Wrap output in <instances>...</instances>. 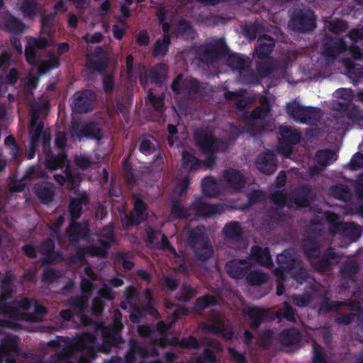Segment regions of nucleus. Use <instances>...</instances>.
Instances as JSON below:
<instances>
[{
    "label": "nucleus",
    "mask_w": 363,
    "mask_h": 363,
    "mask_svg": "<svg viewBox=\"0 0 363 363\" xmlns=\"http://www.w3.org/2000/svg\"><path fill=\"white\" fill-rule=\"evenodd\" d=\"M274 45V40L264 35L257 40V45L255 48L256 56L261 60H268L267 57L272 52Z\"/></svg>",
    "instance_id": "2eb2a0df"
},
{
    "label": "nucleus",
    "mask_w": 363,
    "mask_h": 363,
    "mask_svg": "<svg viewBox=\"0 0 363 363\" xmlns=\"http://www.w3.org/2000/svg\"><path fill=\"white\" fill-rule=\"evenodd\" d=\"M289 114L295 120L303 123H314L320 118V111L315 108H304L296 103L288 105Z\"/></svg>",
    "instance_id": "39448f33"
},
{
    "label": "nucleus",
    "mask_w": 363,
    "mask_h": 363,
    "mask_svg": "<svg viewBox=\"0 0 363 363\" xmlns=\"http://www.w3.org/2000/svg\"><path fill=\"white\" fill-rule=\"evenodd\" d=\"M59 65V58L55 55L50 56L48 60L42 61L38 65V74H43L50 69Z\"/></svg>",
    "instance_id": "a19ab883"
},
{
    "label": "nucleus",
    "mask_w": 363,
    "mask_h": 363,
    "mask_svg": "<svg viewBox=\"0 0 363 363\" xmlns=\"http://www.w3.org/2000/svg\"><path fill=\"white\" fill-rule=\"evenodd\" d=\"M315 160L317 162L322 166V168H323L331 161L335 160V154L330 150H320L316 153Z\"/></svg>",
    "instance_id": "c9c22d12"
},
{
    "label": "nucleus",
    "mask_w": 363,
    "mask_h": 363,
    "mask_svg": "<svg viewBox=\"0 0 363 363\" xmlns=\"http://www.w3.org/2000/svg\"><path fill=\"white\" fill-rule=\"evenodd\" d=\"M216 304V301L213 296H204L196 300V310H202L206 307Z\"/></svg>",
    "instance_id": "8fccbe9b"
},
{
    "label": "nucleus",
    "mask_w": 363,
    "mask_h": 363,
    "mask_svg": "<svg viewBox=\"0 0 363 363\" xmlns=\"http://www.w3.org/2000/svg\"><path fill=\"white\" fill-rule=\"evenodd\" d=\"M18 352V345L15 339H9L1 345L0 361L3 359L7 363H15L13 354Z\"/></svg>",
    "instance_id": "f3484780"
},
{
    "label": "nucleus",
    "mask_w": 363,
    "mask_h": 363,
    "mask_svg": "<svg viewBox=\"0 0 363 363\" xmlns=\"http://www.w3.org/2000/svg\"><path fill=\"white\" fill-rule=\"evenodd\" d=\"M0 27L11 33H22L25 30L23 23L7 12L0 16Z\"/></svg>",
    "instance_id": "4468645a"
},
{
    "label": "nucleus",
    "mask_w": 363,
    "mask_h": 363,
    "mask_svg": "<svg viewBox=\"0 0 363 363\" xmlns=\"http://www.w3.org/2000/svg\"><path fill=\"white\" fill-rule=\"evenodd\" d=\"M228 64L233 69H243L250 66V61L248 58L245 59L240 56L233 55L229 56Z\"/></svg>",
    "instance_id": "473e14b6"
},
{
    "label": "nucleus",
    "mask_w": 363,
    "mask_h": 363,
    "mask_svg": "<svg viewBox=\"0 0 363 363\" xmlns=\"http://www.w3.org/2000/svg\"><path fill=\"white\" fill-rule=\"evenodd\" d=\"M60 277L59 272L53 269H47L43 274V281L45 283L50 284L57 280Z\"/></svg>",
    "instance_id": "e2e57ef3"
},
{
    "label": "nucleus",
    "mask_w": 363,
    "mask_h": 363,
    "mask_svg": "<svg viewBox=\"0 0 363 363\" xmlns=\"http://www.w3.org/2000/svg\"><path fill=\"white\" fill-rule=\"evenodd\" d=\"M311 190L307 187L298 189L292 197L288 200L286 196L281 191H276L272 195V201L278 206H282L287 203L291 208L306 207L309 203Z\"/></svg>",
    "instance_id": "7ed1b4c3"
},
{
    "label": "nucleus",
    "mask_w": 363,
    "mask_h": 363,
    "mask_svg": "<svg viewBox=\"0 0 363 363\" xmlns=\"http://www.w3.org/2000/svg\"><path fill=\"white\" fill-rule=\"evenodd\" d=\"M47 166L49 169L54 170L61 168L65 164V157L61 155L58 156H47Z\"/></svg>",
    "instance_id": "49530a36"
},
{
    "label": "nucleus",
    "mask_w": 363,
    "mask_h": 363,
    "mask_svg": "<svg viewBox=\"0 0 363 363\" xmlns=\"http://www.w3.org/2000/svg\"><path fill=\"white\" fill-rule=\"evenodd\" d=\"M175 32L177 36L184 35L186 33H191V26L186 21L180 20Z\"/></svg>",
    "instance_id": "13d9d810"
},
{
    "label": "nucleus",
    "mask_w": 363,
    "mask_h": 363,
    "mask_svg": "<svg viewBox=\"0 0 363 363\" xmlns=\"http://www.w3.org/2000/svg\"><path fill=\"white\" fill-rule=\"evenodd\" d=\"M299 340V334L296 330H285L281 334V342L283 345H291Z\"/></svg>",
    "instance_id": "79ce46f5"
},
{
    "label": "nucleus",
    "mask_w": 363,
    "mask_h": 363,
    "mask_svg": "<svg viewBox=\"0 0 363 363\" xmlns=\"http://www.w3.org/2000/svg\"><path fill=\"white\" fill-rule=\"evenodd\" d=\"M89 201V196L84 191L79 193L77 197L71 198L69 211L72 220L80 217L82 205L88 203Z\"/></svg>",
    "instance_id": "dca6fc26"
},
{
    "label": "nucleus",
    "mask_w": 363,
    "mask_h": 363,
    "mask_svg": "<svg viewBox=\"0 0 363 363\" xmlns=\"http://www.w3.org/2000/svg\"><path fill=\"white\" fill-rule=\"evenodd\" d=\"M323 259L329 264H337L341 260V255L336 253L333 249L329 248L324 254Z\"/></svg>",
    "instance_id": "864d4df0"
},
{
    "label": "nucleus",
    "mask_w": 363,
    "mask_h": 363,
    "mask_svg": "<svg viewBox=\"0 0 363 363\" xmlns=\"http://www.w3.org/2000/svg\"><path fill=\"white\" fill-rule=\"evenodd\" d=\"M21 9L26 16L32 17L36 11V3L34 0H24Z\"/></svg>",
    "instance_id": "3c124183"
},
{
    "label": "nucleus",
    "mask_w": 363,
    "mask_h": 363,
    "mask_svg": "<svg viewBox=\"0 0 363 363\" xmlns=\"http://www.w3.org/2000/svg\"><path fill=\"white\" fill-rule=\"evenodd\" d=\"M50 40L47 38L37 39L30 38L28 40V45L26 48V57L27 62L32 65H35L38 63L36 56L35 50H42L48 46Z\"/></svg>",
    "instance_id": "9b49d317"
},
{
    "label": "nucleus",
    "mask_w": 363,
    "mask_h": 363,
    "mask_svg": "<svg viewBox=\"0 0 363 363\" xmlns=\"http://www.w3.org/2000/svg\"><path fill=\"white\" fill-rule=\"evenodd\" d=\"M335 97L349 101L352 99L353 93L350 89H339L335 91Z\"/></svg>",
    "instance_id": "69168bd1"
},
{
    "label": "nucleus",
    "mask_w": 363,
    "mask_h": 363,
    "mask_svg": "<svg viewBox=\"0 0 363 363\" xmlns=\"http://www.w3.org/2000/svg\"><path fill=\"white\" fill-rule=\"evenodd\" d=\"M185 233L189 236V242L194 250L197 259L204 261L213 255V248L208 238L204 235L201 228H186Z\"/></svg>",
    "instance_id": "f257e3e1"
},
{
    "label": "nucleus",
    "mask_w": 363,
    "mask_h": 363,
    "mask_svg": "<svg viewBox=\"0 0 363 363\" xmlns=\"http://www.w3.org/2000/svg\"><path fill=\"white\" fill-rule=\"evenodd\" d=\"M113 226L111 225L104 228L100 233V238L99 240L101 247L92 246L86 250V252L94 256L105 257L107 254V250L111 244L113 242Z\"/></svg>",
    "instance_id": "6e6552de"
},
{
    "label": "nucleus",
    "mask_w": 363,
    "mask_h": 363,
    "mask_svg": "<svg viewBox=\"0 0 363 363\" xmlns=\"http://www.w3.org/2000/svg\"><path fill=\"white\" fill-rule=\"evenodd\" d=\"M202 189L203 192L208 196H214L218 194L217 184L211 177L203 180Z\"/></svg>",
    "instance_id": "ea45409f"
},
{
    "label": "nucleus",
    "mask_w": 363,
    "mask_h": 363,
    "mask_svg": "<svg viewBox=\"0 0 363 363\" xmlns=\"http://www.w3.org/2000/svg\"><path fill=\"white\" fill-rule=\"evenodd\" d=\"M280 133L283 140L291 144H296L300 141V134L290 127L281 126Z\"/></svg>",
    "instance_id": "c756f323"
},
{
    "label": "nucleus",
    "mask_w": 363,
    "mask_h": 363,
    "mask_svg": "<svg viewBox=\"0 0 363 363\" xmlns=\"http://www.w3.org/2000/svg\"><path fill=\"white\" fill-rule=\"evenodd\" d=\"M196 295L195 291L190 286H184L182 289L180 296L178 297L179 301H188Z\"/></svg>",
    "instance_id": "4d7b16f0"
},
{
    "label": "nucleus",
    "mask_w": 363,
    "mask_h": 363,
    "mask_svg": "<svg viewBox=\"0 0 363 363\" xmlns=\"http://www.w3.org/2000/svg\"><path fill=\"white\" fill-rule=\"evenodd\" d=\"M95 338L89 334L84 335L73 345V352L85 350L86 354L91 357L94 350Z\"/></svg>",
    "instance_id": "6ab92c4d"
},
{
    "label": "nucleus",
    "mask_w": 363,
    "mask_h": 363,
    "mask_svg": "<svg viewBox=\"0 0 363 363\" xmlns=\"http://www.w3.org/2000/svg\"><path fill=\"white\" fill-rule=\"evenodd\" d=\"M35 193L42 202L48 203L52 200L54 186L51 184L38 185L35 187Z\"/></svg>",
    "instance_id": "b1692460"
},
{
    "label": "nucleus",
    "mask_w": 363,
    "mask_h": 363,
    "mask_svg": "<svg viewBox=\"0 0 363 363\" xmlns=\"http://www.w3.org/2000/svg\"><path fill=\"white\" fill-rule=\"evenodd\" d=\"M197 214L201 216H210L211 215L220 213L218 206L208 204L206 203H199L196 204Z\"/></svg>",
    "instance_id": "72a5a7b5"
},
{
    "label": "nucleus",
    "mask_w": 363,
    "mask_h": 363,
    "mask_svg": "<svg viewBox=\"0 0 363 363\" xmlns=\"http://www.w3.org/2000/svg\"><path fill=\"white\" fill-rule=\"evenodd\" d=\"M347 28V25L345 21L337 20L330 22L328 28L332 32L337 33L346 30Z\"/></svg>",
    "instance_id": "bf43d9fd"
},
{
    "label": "nucleus",
    "mask_w": 363,
    "mask_h": 363,
    "mask_svg": "<svg viewBox=\"0 0 363 363\" xmlns=\"http://www.w3.org/2000/svg\"><path fill=\"white\" fill-rule=\"evenodd\" d=\"M194 139L201 151L206 155H212L218 149V143L211 132L199 130L194 133Z\"/></svg>",
    "instance_id": "423d86ee"
},
{
    "label": "nucleus",
    "mask_w": 363,
    "mask_h": 363,
    "mask_svg": "<svg viewBox=\"0 0 363 363\" xmlns=\"http://www.w3.org/2000/svg\"><path fill=\"white\" fill-rule=\"evenodd\" d=\"M256 166L259 171L266 174H272L277 169L274 155L270 152L260 154L257 159Z\"/></svg>",
    "instance_id": "ddd939ff"
},
{
    "label": "nucleus",
    "mask_w": 363,
    "mask_h": 363,
    "mask_svg": "<svg viewBox=\"0 0 363 363\" xmlns=\"http://www.w3.org/2000/svg\"><path fill=\"white\" fill-rule=\"evenodd\" d=\"M147 213L145 211V205L140 199H136L133 211L130 215V220L133 224H138L145 220Z\"/></svg>",
    "instance_id": "4be33fe9"
},
{
    "label": "nucleus",
    "mask_w": 363,
    "mask_h": 363,
    "mask_svg": "<svg viewBox=\"0 0 363 363\" xmlns=\"http://www.w3.org/2000/svg\"><path fill=\"white\" fill-rule=\"evenodd\" d=\"M277 316L279 318H284L291 322L296 321V316L295 311L292 306L287 302L283 303V306L277 311Z\"/></svg>",
    "instance_id": "e433bc0d"
},
{
    "label": "nucleus",
    "mask_w": 363,
    "mask_h": 363,
    "mask_svg": "<svg viewBox=\"0 0 363 363\" xmlns=\"http://www.w3.org/2000/svg\"><path fill=\"white\" fill-rule=\"evenodd\" d=\"M207 330L209 332L213 333H220L222 335L223 337H224L225 339H230L232 337V332L230 330L226 331L224 329L223 324L219 323L218 325H208L207 327Z\"/></svg>",
    "instance_id": "5fc2aeb1"
},
{
    "label": "nucleus",
    "mask_w": 363,
    "mask_h": 363,
    "mask_svg": "<svg viewBox=\"0 0 363 363\" xmlns=\"http://www.w3.org/2000/svg\"><path fill=\"white\" fill-rule=\"evenodd\" d=\"M199 160L189 152L184 151L182 154V165L189 170L196 169L199 166Z\"/></svg>",
    "instance_id": "4c0bfd02"
},
{
    "label": "nucleus",
    "mask_w": 363,
    "mask_h": 363,
    "mask_svg": "<svg viewBox=\"0 0 363 363\" xmlns=\"http://www.w3.org/2000/svg\"><path fill=\"white\" fill-rule=\"evenodd\" d=\"M291 274L298 282H302L306 278V273L302 268L301 263L300 262V267L295 266L294 270H291Z\"/></svg>",
    "instance_id": "680f3d73"
},
{
    "label": "nucleus",
    "mask_w": 363,
    "mask_h": 363,
    "mask_svg": "<svg viewBox=\"0 0 363 363\" xmlns=\"http://www.w3.org/2000/svg\"><path fill=\"white\" fill-rule=\"evenodd\" d=\"M331 195L339 200L347 201L351 197V191L344 184H337L331 188Z\"/></svg>",
    "instance_id": "c85d7f7f"
},
{
    "label": "nucleus",
    "mask_w": 363,
    "mask_h": 363,
    "mask_svg": "<svg viewBox=\"0 0 363 363\" xmlns=\"http://www.w3.org/2000/svg\"><path fill=\"white\" fill-rule=\"evenodd\" d=\"M291 299L295 306L300 308L308 306L311 301V297L309 294L293 295Z\"/></svg>",
    "instance_id": "603ef678"
},
{
    "label": "nucleus",
    "mask_w": 363,
    "mask_h": 363,
    "mask_svg": "<svg viewBox=\"0 0 363 363\" xmlns=\"http://www.w3.org/2000/svg\"><path fill=\"white\" fill-rule=\"evenodd\" d=\"M243 313L247 315L250 319L251 328L256 329L266 317V312L258 308H249L244 309Z\"/></svg>",
    "instance_id": "5701e85b"
},
{
    "label": "nucleus",
    "mask_w": 363,
    "mask_h": 363,
    "mask_svg": "<svg viewBox=\"0 0 363 363\" xmlns=\"http://www.w3.org/2000/svg\"><path fill=\"white\" fill-rule=\"evenodd\" d=\"M30 135L33 144L37 142L39 139L41 131L43 128V124L41 120L40 119V116L38 111L33 109L30 123Z\"/></svg>",
    "instance_id": "412c9836"
},
{
    "label": "nucleus",
    "mask_w": 363,
    "mask_h": 363,
    "mask_svg": "<svg viewBox=\"0 0 363 363\" xmlns=\"http://www.w3.org/2000/svg\"><path fill=\"white\" fill-rule=\"evenodd\" d=\"M70 135L73 139L82 140L83 137L100 140L102 138L101 129L94 123H86L77 120L72 121Z\"/></svg>",
    "instance_id": "20e7f679"
},
{
    "label": "nucleus",
    "mask_w": 363,
    "mask_h": 363,
    "mask_svg": "<svg viewBox=\"0 0 363 363\" xmlns=\"http://www.w3.org/2000/svg\"><path fill=\"white\" fill-rule=\"evenodd\" d=\"M225 97L228 100H233L235 102L238 109L242 110L248 104L252 103L255 98L254 96H246L244 95L243 90L236 91H230L225 94Z\"/></svg>",
    "instance_id": "a211bd4d"
},
{
    "label": "nucleus",
    "mask_w": 363,
    "mask_h": 363,
    "mask_svg": "<svg viewBox=\"0 0 363 363\" xmlns=\"http://www.w3.org/2000/svg\"><path fill=\"white\" fill-rule=\"evenodd\" d=\"M347 167L352 170L363 168V154L357 152L351 159Z\"/></svg>",
    "instance_id": "6e6d98bb"
},
{
    "label": "nucleus",
    "mask_w": 363,
    "mask_h": 363,
    "mask_svg": "<svg viewBox=\"0 0 363 363\" xmlns=\"http://www.w3.org/2000/svg\"><path fill=\"white\" fill-rule=\"evenodd\" d=\"M274 70V65L271 60H263L257 65V72L261 77H266Z\"/></svg>",
    "instance_id": "a18cd8bd"
},
{
    "label": "nucleus",
    "mask_w": 363,
    "mask_h": 363,
    "mask_svg": "<svg viewBox=\"0 0 363 363\" xmlns=\"http://www.w3.org/2000/svg\"><path fill=\"white\" fill-rule=\"evenodd\" d=\"M296 21L301 26V29L303 31L311 30L315 27V17L313 12L311 10L305 11L303 13L299 14Z\"/></svg>",
    "instance_id": "393cba45"
},
{
    "label": "nucleus",
    "mask_w": 363,
    "mask_h": 363,
    "mask_svg": "<svg viewBox=\"0 0 363 363\" xmlns=\"http://www.w3.org/2000/svg\"><path fill=\"white\" fill-rule=\"evenodd\" d=\"M223 233L230 239H237L241 235V228L237 222H231L225 225Z\"/></svg>",
    "instance_id": "58836bf2"
},
{
    "label": "nucleus",
    "mask_w": 363,
    "mask_h": 363,
    "mask_svg": "<svg viewBox=\"0 0 363 363\" xmlns=\"http://www.w3.org/2000/svg\"><path fill=\"white\" fill-rule=\"evenodd\" d=\"M259 103L260 106L257 107L251 112L250 118H264L270 111L268 100L265 96H262L260 98Z\"/></svg>",
    "instance_id": "a878e982"
},
{
    "label": "nucleus",
    "mask_w": 363,
    "mask_h": 363,
    "mask_svg": "<svg viewBox=\"0 0 363 363\" xmlns=\"http://www.w3.org/2000/svg\"><path fill=\"white\" fill-rule=\"evenodd\" d=\"M84 272L86 277H83L81 286L84 292L88 293L89 292L91 288V284L90 281L94 280L96 277L92 269L89 266H86L84 267Z\"/></svg>",
    "instance_id": "37998d69"
},
{
    "label": "nucleus",
    "mask_w": 363,
    "mask_h": 363,
    "mask_svg": "<svg viewBox=\"0 0 363 363\" xmlns=\"http://www.w3.org/2000/svg\"><path fill=\"white\" fill-rule=\"evenodd\" d=\"M87 302L88 297L86 296H82L75 298H71L69 301V304L73 306L78 313H82L86 306Z\"/></svg>",
    "instance_id": "09e8293b"
},
{
    "label": "nucleus",
    "mask_w": 363,
    "mask_h": 363,
    "mask_svg": "<svg viewBox=\"0 0 363 363\" xmlns=\"http://www.w3.org/2000/svg\"><path fill=\"white\" fill-rule=\"evenodd\" d=\"M347 48L345 43L342 39H337L333 42V47L326 48L324 54L327 57H335L339 53Z\"/></svg>",
    "instance_id": "2f4dec72"
},
{
    "label": "nucleus",
    "mask_w": 363,
    "mask_h": 363,
    "mask_svg": "<svg viewBox=\"0 0 363 363\" xmlns=\"http://www.w3.org/2000/svg\"><path fill=\"white\" fill-rule=\"evenodd\" d=\"M250 258L245 259H233L228 262L226 269L228 274L233 278L241 279L247 274L252 268Z\"/></svg>",
    "instance_id": "9d476101"
},
{
    "label": "nucleus",
    "mask_w": 363,
    "mask_h": 363,
    "mask_svg": "<svg viewBox=\"0 0 363 363\" xmlns=\"http://www.w3.org/2000/svg\"><path fill=\"white\" fill-rule=\"evenodd\" d=\"M99 157H97L96 160H93L84 155H77L74 157V163L79 167L82 169H86L91 166L94 163L99 162Z\"/></svg>",
    "instance_id": "c03bdc74"
},
{
    "label": "nucleus",
    "mask_w": 363,
    "mask_h": 363,
    "mask_svg": "<svg viewBox=\"0 0 363 363\" xmlns=\"http://www.w3.org/2000/svg\"><path fill=\"white\" fill-rule=\"evenodd\" d=\"M226 186L232 191L240 190L245 184L243 174L235 169H227L224 173Z\"/></svg>",
    "instance_id": "f8f14e48"
},
{
    "label": "nucleus",
    "mask_w": 363,
    "mask_h": 363,
    "mask_svg": "<svg viewBox=\"0 0 363 363\" xmlns=\"http://www.w3.org/2000/svg\"><path fill=\"white\" fill-rule=\"evenodd\" d=\"M170 43V37L165 34L162 40H157L155 44L153 49V55L155 57L164 55Z\"/></svg>",
    "instance_id": "7c9ffc66"
},
{
    "label": "nucleus",
    "mask_w": 363,
    "mask_h": 363,
    "mask_svg": "<svg viewBox=\"0 0 363 363\" xmlns=\"http://www.w3.org/2000/svg\"><path fill=\"white\" fill-rule=\"evenodd\" d=\"M326 220L332 235L340 233L344 237L356 240L362 234V228L354 223H342L337 214L325 213Z\"/></svg>",
    "instance_id": "f03ea898"
},
{
    "label": "nucleus",
    "mask_w": 363,
    "mask_h": 363,
    "mask_svg": "<svg viewBox=\"0 0 363 363\" xmlns=\"http://www.w3.org/2000/svg\"><path fill=\"white\" fill-rule=\"evenodd\" d=\"M95 95L91 91H79L74 95L72 110L77 113H86L91 110Z\"/></svg>",
    "instance_id": "0eeeda50"
},
{
    "label": "nucleus",
    "mask_w": 363,
    "mask_h": 363,
    "mask_svg": "<svg viewBox=\"0 0 363 363\" xmlns=\"http://www.w3.org/2000/svg\"><path fill=\"white\" fill-rule=\"evenodd\" d=\"M180 346L184 348H198L199 342L197 340L191 336L187 338L182 339L179 343Z\"/></svg>",
    "instance_id": "338daca9"
},
{
    "label": "nucleus",
    "mask_w": 363,
    "mask_h": 363,
    "mask_svg": "<svg viewBox=\"0 0 363 363\" xmlns=\"http://www.w3.org/2000/svg\"><path fill=\"white\" fill-rule=\"evenodd\" d=\"M358 267L354 262H349L344 265L342 272L344 276L350 277L357 272Z\"/></svg>",
    "instance_id": "0e129e2a"
},
{
    "label": "nucleus",
    "mask_w": 363,
    "mask_h": 363,
    "mask_svg": "<svg viewBox=\"0 0 363 363\" xmlns=\"http://www.w3.org/2000/svg\"><path fill=\"white\" fill-rule=\"evenodd\" d=\"M267 280L268 276L259 270L248 272L246 275V281L251 286H259L266 283Z\"/></svg>",
    "instance_id": "bb28decb"
},
{
    "label": "nucleus",
    "mask_w": 363,
    "mask_h": 363,
    "mask_svg": "<svg viewBox=\"0 0 363 363\" xmlns=\"http://www.w3.org/2000/svg\"><path fill=\"white\" fill-rule=\"evenodd\" d=\"M166 73L165 65H159L150 71L149 77L156 83H161L165 80Z\"/></svg>",
    "instance_id": "f704fd0d"
},
{
    "label": "nucleus",
    "mask_w": 363,
    "mask_h": 363,
    "mask_svg": "<svg viewBox=\"0 0 363 363\" xmlns=\"http://www.w3.org/2000/svg\"><path fill=\"white\" fill-rule=\"evenodd\" d=\"M54 244L52 240L47 239L40 247L39 252L48 256L46 262H51L55 257L51 254L53 252Z\"/></svg>",
    "instance_id": "de8ad7c7"
},
{
    "label": "nucleus",
    "mask_w": 363,
    "mask_h": 363,
    "mask_svg": "<svg viewBox=\"0 0 363 363\" xmlns=\"http://www.w3.org/2000/svg\"><path fill=\"white\" fill-rule=\"evenodd\" d=\"M248 258L255 259L259 264L271 266V257L267 248L262 249L258 246H254L251 249L250 255Z\"/></svg>",
    "instance_id": "aec40b11"
},
{
    "label": "nucleus",
    "mask_w": 363,
    "mask_h": 363,
    "mask_svg": "<svg viewBox=\"0 0 363 363\" xmlns=\"http://www.w3.org/2000/svg\"><path fill=\"white\" fill-rule=\"evenodd\" d=\"M186 214L185 210L182 205L174 200L172 201L171 216L174 218L184 216Z\"/></svg>",
    "instance_id": "052dcab7"
},
{
    "label": "nucleus",
    "mask_w": 363,
    "mask_h": 363,
    "mask_svg": "<svg viewBox=\"0 0 363 363\" xmlns=\"http://www.w3.org/2000/svg\"><path fill=\"white\" fill-rule=\"evenodd\" d=\"M162 284L164 288L171 291L175 290L178 286V283L176 279L169 277H164L162 279Z\"/></svg>",
    "instance_id": "774afa93"
},
{
    "label": "nucleus",
    "mask_w": 363,
    "mask_h": 363,
    "mask_svg": "<svg viewBox=\"0 0 363 363\" xmlns=\"http://www.w3.org/2000/svg\"><path fill=\"white\" fill-rule=\"evenodd\" d=\"M303 246L306 255L313 259L320 255L319 247L316 240L313 238H308L303 240Z\"/></svg>",
    "instance_id": "cd10ccee"
},
{
    "label": "nucleus",
    "mask_w": 363,
    "mask_h": 363,
    "mask_svg": "<svg viewBox=\"0 0 363 363\" xmlns=\"http://www.w3.org/2000/svg\"><path fill=\"white\" fill-rule=\"evenodd\" d=\"M279 267L275 269V275L281 278L284 271H291L295 269V266L300 267V260L294 257V252L288 250L277 256Z\"/></svg>",
    "instance_id": "1a4fd4ad"
}]
</instances>
